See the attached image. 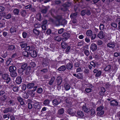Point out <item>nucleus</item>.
Masks as SVG:
<instances>
[{
    "instance_id": "3c124183",
    "label": "nucleus",
    "mask_w": 120,
    "mask_h": 120,
    "mask_svg": "<svg viewBox=\"0 0 120 120\" xmlns=\"http://www.w3.org/2000/svg\"><path fill=\"white\" fill-rule=\"evenodd\" d=\"M26 14V12L25 10H22L21 12V14L23 17H25Z\"/></svg>"
},
{
    "instance_id": "6ab92c4d",
    "label": "nucleus",
    "mask_w": 120,
    "mask_h": 120,
    "mask_svg": "<svg viewBox=\"0 0 120 120\" xmlns=\"http://www.w3.org/2000/svg\"><path fill=\"white\" fill-rule=\"evenodd\" d=\"M27 93L32 97H34L35 96V93L33 92L31 90H29L27 91Z\"/></svg>"
},
{
    "instance_id": "bb28decb",
    "label": "nucleus",
    "mask_w": 120,
    "mask_h": 120,
    "mask_svg": "<svg viewBox=\"0 0 120 120\" xmlns=\"http://www.w3.org/2000/svg\"><path fill=\"white\" fill-rule=\"evenodd\" d=\"M16 28L15 27H12L10 29V32L11 33H14L16 32Z\"/></svg>"
},
{
    "instance_id": "0eeeda50",
    "label": "nucleus",
    "mask_w": 120,
    "mask_h": 120,
    "mask_svg": "<svg viewBox=\"0 0 120 120\" xmlns=\"http://www.w3.org/2000/svg\"><path fill=\"white\" fill-rule=\"evenodd\" d=\"M31 68L30 67H28L26 68L25 70V74L29 76L31 73Z\"/></svg>"
},
{
    "instance_id": "603ef678",
    "label": "nucleus",
    "mask_w": 120,
    "mask_h": 120,
    "mask_svg": "<svg viewBox=\"0 0 120 120\" xmlns=\"http://www.w3.org/2000/svg\"><path fill=\"white\" fill-rule=\"evenodd\" d=\"M104 111L103 110L98 112L97 113V115L99 116H101L104 114Z\"/></svg>"
},
{
    "instance_id": "5fc2aeb1",
    "label": "nucleus",
    "mask_w": 120,
    "mask_h": 120,
    "mask_svg": "<svg viewBox=\"0 0 120 120\" xmlns=\"http://www.w3.org/2000/svg\"><path fill=\"white\" fill-rule=\"evenodd\" d=\"M67 22L66 20H62L61 22H60V25H64L66 24Z\"/></svg>"
},
{
    "instance_id": "13d9d810",
    "label": "nucleus",
    "mask_w": 120,
    "mask_h": 120,
    "mask_svg": "<svg viewBox=\"0 0 120 120\" xmlns=\"http://www.w3.org/2000/svg\"><path fill=\"white\" fill-rule=\"evenodd\" d=\"M70 103L67 104H66V107L68 108H69L71 107L72 106V104L71 102H70Z\"/></svg>"
},
{
    "instance_id": "4468645a",
    "label": "nucleus",
    "mask_w": 120,
    "mask_h": 120,
    "mask_svg": "<svg viewBox=\"0 0 120 120\" xmlns=\"http://www.w3.org/2000/svg\"><path fill=\"white\" fill-rule=\"evenodd\" d=\"M13 111V109L11 107H8L4 110L3 112L4 113H7L8 112H11Z\"/></svg>"
},
{
    "instance_id": "f8f14e48",
    "label": "nucleus",
    "mask_w": 120,
    "mask_h": 120,
    "mask_svg": "<svg viewBox=\"0 0 120 120\" xmlns=\"http://www.w3.org/2000/svg\"><path fill=\"white\" fill-rule=\"evenodd\" d=\"M67 112L69 114L72 116H74L75 115L74 112L73 111V110L71 108H69L67 110Z\"/></svg>"
},
{
    "instance_id": "de8ad7c7",
    "label": "nucleus",
    "mask_w": 120,
    "mask_h": 120,
    "mask_svg": "<svg viewBox=\"0 0 120 120\" xmlns=\"http://www.w3.org/2000/svg\"><path fill=\"white\" fill-rule=\"evenodd\" d=\"M104 109V107L102 106H100L98 107L96 109V111L98 112L102 111V110Z\"/></svg>"
},
{
    "instance_id": "338daca9",
    "label": "nucleus",
    "mask_w": 120,
    "mask_h": 120,
    "mask_svg": "<svg viewBox=\"0 0 120 120\" xmlns=\"http://www.w3.org/2000/svg\"><path fill=\"white\" fill-rule=\"evenodd\" d=\"M66 48L67 49L66 50V52L68 54L70 51V46H69Z\"/></svg>"
},
{
    "instance_id": "aec40b11",
    "label": "nucleus",
    "mask_w": 120,
    "mask_h": 120,
    "mask_svg": "<svg viewBox=\"0 0 120 120\" xmlns=\"http://www.w3.org/2000/svg\"><path fill=\"white\" fill-rule=\"evenodd\" d=\"M73 67V64L72 62L69 63L66 65V68L68 70H71Z\"/></svg>"
},
{
    "instance_id": "0e129e2a",
    "label": "nucleus",
    "mask_w": 120,
    "mask_h": 120,
    "mask_svg": "<svg viewBox=\"0 0 120 120\" xmlns=\"http://www.w3.org/2000/svg\"><path fill=\"white\" fill-rule=\"evenodd\" d=\"M77 15V14L75 13L72 14H71L70 17L71 18V19L75 18V16Z\"/></svg>"
},
{
    "instance_id": "412c9836",
    "label": "nucleus",
    "mask_w": 120,
    "mask_h": 120,
    "mask_svg": "<svg viewBox=\"0 0 120 120\" xmlns=\"http://www.w3.org/2000/svg\"><path fill=\"white\" fill-rule=\"evenodd\" d=\"M64 87L66 90H69L70 88V86L69 85L68 83L67 82H65L64 83Z\"/></svg>"
},
{
    "instance_id": "5701e85b",
    "label": "nucleus",
    "mask_w": 120,
    "mask_h": 120,
    "mask_svg": "<svg viewBox=\"0 0 120 120\" xmlns=\"http://www.w3.org/2000/svg\"><path fill=\"white\" fill-rule=\"evenodd\" d=\"M98 37L101 39H102L104 37V35L103 34V32L101 31L98 34Z\"/></svg>"
},
{
    "instance_id": "49530a36",
    "label": "nucleus",
    "mask_w": 120,
    "mask_h": 120,
    "mask_svg": "<svg viewBox=\"0 0 120 120\" xmlns=\"http://www.w3.org/2000/svg\"><path fill=\"white\" fill-rule=\"evenodd\" d=\"M55 40L58 42L60 41L61 40V38L59 36H55L54 37Z\"/></svg>"
},
{
    "instance_id": "9d476101",
    "label": "nucleus",
    "mask_w": 120,
    "mask_h": 120,
    "mask_svg": "<svg viewBox=\"0 0 120 120\" xmlns=\"http://www.w3.org/2000/svg\"><path fill=\"white\" fill-rule=\"evenodd\" d=\"M30 55L33 57H36L37 56V54L35 50L30 51Z\"/></svg>"
},
{
    "instance_id": "393cba45",
    "label": "nucleus",
    "mask_w": 120,
    "mask_h": 120,
    "mask_svg": "<svg viewBox=\"0 0 120 120\" xmlns=\"http://www.w3.org/2000/svg\"><path fill=\"white\" fill-rule=\"evenodd\" d=\"M20 64H21V67L23 69H24L25 70L27 67V64L26 63H21Z\"/></svg>"
},
{
    "instance_id": "a18cd8bd",
    "label": "nucleus",
    "mask_w": 120,
    "mask_h": 120,
    "mask_svg": "<svg viewBox=\"0 0 120 120\" xmlns=\"http://www.w3.org/2000/svg\"><path fill=\"white\" fill-rule=\"evenodd\" d=\"M7 96L5 95L1 96L0 98V100L2 101H4L7 98Z\"/></svg>"
},
{
    "instance_id": "473e14b6",
    "label": "nucleus",
    "mask_w": 120,
    "mask_h": 120,
    "mask_svg": "<svg viewBox=\"0 0 120 120\" xmlns=\"http://www.w3.org/2000/svg\"><path fill=\"white\" fill-rule=\"evenodd\" d=\"M62 48L63 49H65L68 46L67 44L64 41L62 42L61 43Z\"/></svg>"
},
{
    "instance_id": "680f3d73",
    "label": "nucleus",
    "mask_w": 120,
    "mask_h": 120,
    "mask_svg": "<svg viewBox=\"0 0 120 120\" xmlns=\"http://www.w3.org/2000/svg\"><path fill=\"white\" fill-rule=\"evenodd\" d=\"M11 14H8L7 15H6L5 17V18L7 19H9L11 18Z\"/></svg>"
},
{
    "instance_id": "ea45409f",
    "label": "nucleus",
    "mask_w": 120,
    "mask_h": 120,
    "mask_svg": "<svg viewBox=\"0 0 120 120\" xmlns=\"http://www.w3.org/2000/svg\"><path fill=\"white\" fill-rule=\"evenodd\" d=\"M25 70V69H23L21 67V68L18 69V73L20 74H22L23 75V72Z\"/></svg>"
},
{
    "instance_id": "9b49d317",
    "label": "nucleus",
    "mask_w": 120,
    "mask_h": 120,
    "mask_svg": "<svg viewBox=\"0 0 120 120\" xmlns=\"http://www.w3.org/2000/svg\"><path fill=\"white\" fill-rule=\"evenodd\" d=\"M42 63L44 67L48 66L49 64L48 61L46 59H43L42 60Z\"/></svg>"
},
{
    "instance_id": "1a4fd4ad",
    "label": "nucleus",
    "mask_w": 120,
    "mask_h": 120,
    "mask_svg": "<svg viewBox=\"0 0 120 120\" xmlns=\"http://www.w3.org/2000/svg\"><path fill=\"white\" fill-rule=\"evenodd\" d=\"M110 104L111 106H114L118 105V103L116 100H113L110 102Z\"/></svg>"
},
{
    "instance_id": "ddd939ff",
    "label": "nucleus",
    "mask_w": 120,
    "mask_h": 120,
    "mask_svg": "<svg viewBox=\"0 0 120 120\" xmlns=\"http://www.w3.org/2000/svg\"><path fill=\"white\" fill-rule=\"evenodd\" d=\"M83 110L85 112L89 113L90 112V109L89 108H88L86 106L83 105L82 107Z\"/></svg>"
},
{
    "instance_id": "c9c22d12",
    "label": "nucleus",
    "mask_w": 120,
    "mask_h": 120,
    "mask_svg": "<svg viewBox=\"0 0 120 120\" xmlns=\"http://www.w3.org/2000/svg\"><path fill=\"white\" fill-rule=\"evenodd\" d=\"M10 72H11L10 73V75L11 77H14L17 76V74L16 71Z\"/></svg>"
},
{
    "instance_id": "dca6fc26",
    "label": "nucleus",
    "mask_w": 120,
    "mask_h": 120,
    "mask_svg": "<svg viewBox=\"0 0 120 120\" xmlns=\"http://www.w3.org/2000/svg\"><path fill=\"white\" fill-rule=\"evenodd\" d=\"M35 85V84L34 83H28L27 84L26 87L28 89H31L33 88Z\"/></svg>"
},
{
    "instance_id": "e433bc0d",
    "label": "nucleus",
    "mask_w": 120,
    "mask_h": 120,
    "mask_svg": "<svg viewBox=\"0 0 120 120\" xmlns=\"http://www.w3.org/2000/svg\"><path fill=\"white\" fill-rule=\"evenodd\" d=\"M22 97L23 98L27 99L29 97L28 95L26 93L23 92L22 94Z\"/></svg>"
},
{
    "instance_id": "f3484780",
    "label": "nucleus",
    "mask_w": 120,
    "mask_h": 120,
    "mask_svg": "<svg viewBox=\"0 0 120 120\" xmlns=\"http://www.w3.org/2000/svg\"><path fill=\"white\" fill-rule=\"evenodd\" d=\"M16 70V67L14 66H10L9 68V70L10 72L15 71Z\"/></svg>"
},
{
    "instance_id": "c756f323",
    "label": "nucleus",
    "mask_w": 120,
    "mask_h": 120,
    "mask_svg": "<svg viewBox=\"0 0 120 120\" xmlns=\"http://www.w3.org/2000/svg\"><path fill=\"white\" fill-rule=\"evenodd\" d=\"M71 5V3L68 2H67L63 4L62 6L64 7H67L70 6Z\"/></svg>"
},
{
    "instance_id": "e2e57ef3",
    "label": "nucleus",
    "mask_w": 120,
    "mask_h": 120,
    "mask_svg": "<svg viewBox=\"0 0 120 120\" xmlns=\"http://www.w3.org/2000/svg\"><path fill=\"white\" fill-rule=\"evenodd\" d=\"M86 14L87 15H89L91 14V12L90 11V10H89L88 9H86Z\"/></svg>"
},
{
    "instance_id": "2f4dec72",
    "label": "nucleus",
    "mask_w": 120,
    "mask_h": 120,
    "mask_svg": "<svg viewBox=\"0 0 120 120\" xmlns=\"http://www.w3.org/2000/svg\"><path fill=\"white\" fill-rule=\"evenodd\" d=\"M50 101L48 99H46L43 102V104L45 105L49 106Z\"/></svg>"
},
{
    "instance_id": "39448f33",
    "label": "nucleus",
    "mask_w": 120,
    "mask_h": 120,
    "mask_svg": "<svg viewBox=\"0 0 120 120\" xmlns=\"http://www.w3.org/2000/svg\"><path fill=\"white\" fill-rule=\"evenodd\" d=\"M55 18L56 19L57 21L58 22V24H56V26H60V20L62 18V16L60 15H57L56 16Z\"/></svg>"
},
{
    "instance_id": "423d86ee",
    "label": "nucleus",
    "mask_w": 120,
    "mask_h": 120,
    "mask_svg": "<svg viewBox=\"0 0 120 120\" xmlns=\"http://www.w3.org/2000/svg\"><path fill=\"white\" fill-rule=\"evenodd\" d=\"M91 50H92L93 52L96 51L97 49V46L95 44L92 43L91 44L90 47Z\"/></svg>"
},
{
    "instance_id": "a211bd4d",
    "label": "nucleus",
    "mask_w": 120,
    "mask_h": 120,
    "mask_svg": "<svg viewBox=\"0 0 120 120\" xmlns=\"http://www.w3.org/2000/svg\"><path fill=\"white\" fill-rule=\"evenodd\" d=\"M17 99L18 101L20 102L21 105H25V103L23 101V99L20 97H18Z\"/></svg>"
},
{
    "instance_id": "7c9ffc66",
    "label": "nucleus",
    "mask_w": 120,
    "mask_h": 120,
    "mask_svg": "<svg viewBox=\"0 0 120 120\" xmlns=\"http://www.w3.org/2000/svg\"><path fill=\"white\" fill-rule=\"evenodd\" d=\"M15 49L14 45H9L8 47V49L10 51L12 50Z\"/></svg>"
},
{
    "instance_id": "4c0bfd02",
    "label": "nucleus",
    "mask_w": 120,
    "mask_h": 120,
    "mask_svg": "<svg viewBox=\"0 0 120 120\" xmlns=\"http://www.w3.org/2000/svg\"><path fill=\"white\" fill-rule=\"evenodd\" d=\"M36 66L35 63L34 62H31L30 63V64L28 67H30L31 68H34Z\"/></svg>"
},
{
    "instance_id": "bf43d9fd",
    "label": "nucleus",
    "mask_w": 120,
    "mask_h": 120,
    "mask_svg": "<svg viewBox=\"0 0 120 120\" xmlns=\"http://www.w3.org/2000/svg\"><path fill=\"white\" fill-rule=\"evenodd\" d=\"M9 76V75L7 74H3L2 77V79L4 80L5 79Z\"/></svg>"
},
{
    "instance_id": "f704fd0d",
    "label": "nucleus",
    "mask_w": 120,
    "mask_h": 120,
    "mask_svg": "<svg viewBox=\"0 0 120 120\" xmlns=\"http://www.w3.org/2000/svg\"><path fill=\"white\" fill-rule=\"evenodd\" d=\"M33 31L34 33L37 36H38L40 33V31L36 29H33Z\"/></svg>"
},
{
    "instance_id": "4be33fe9",
    "label": "nucleus",
    "mask_w": 120,
    "mask_h": 120,
    "mask_svg": "<svg viewBox=\"0 0 120 120\" xmlns=\"http://www.w3.org/2000/svg\"><path fill=\"white\" fill-rule=\"evenodd\" d=\"M66 69V68L65 66L63 65L61 66L59 68L57 69V70L60 71H64Z\"/></svg>"
},
{
    "instance_id": "b1692460",
    "label": "nucleus",
    "mask_w": 120,
    "mask_h": 120,
    "mask_svg": "<svg viewBox=\"0 0 120 120\" xmlns=\"http://www.w3.org/2000/svg\"><path fill=\"white\" fill-rule=\"evenodd\" d=\"M55 79V77H51L48 82V84L50 85H52L53 84Z\"/></svg>"
},
{
    "instance_id": "864d4df0",
    "label": "nucleus",
    "mask_w": 120,
    "mask_h": 120,
    "mask_svg": "<svg viewBox=\"0 0 120 120\" xmlns=\"http://www.w3.org/2000/svg\"><path fill=\"white\" fill-rule=\"evenodd\" d=\"M19 87L18 86H15L12 89L13 90L14 92H17L19 90Z\"/></svg>"
},
{
    "instance_id": "a878e982",
    "label": "nucleus",
    "mask_w": 120,
    "mask_h": 120,
    "mask_svg": "<svg viewBox=\"0 0 120 120\" xmlns=\"http://www.w3.org/2000/svg\"><path fill=\"white\" fill-rule=\"evenodd\" d=\"M64 112V110L63 108H61L58 110L57 113L59 115L63 114Z\"/></svg>"
},
{
    "instance_id": "774afa93",
    "label": "nucleus",
    "mask_w": 120,
    "mask_h": 120,
    "mask_svg": "<svg viewBox=\"0 0 120 120\" xmlns=\"http://www.w3.org/2000/svg\"><path fill=\"white\" fill-rule=\"evenodd\" d=\"M86 10H84L82 11L81 12V15L82 16H84L86 14Z\"/></svg>"
},
{
    "instance_id": "7ed1b4c3",
    "label": "nucleus",
    "mask_w": 120,
    "mask_h": 120,
    "mask_svg": "<svg viewBox=\"0 0 120 120\" xmlns=\"http://www.w3.org/2000/svg\"><path fill=\"white\" fill-rule=\"evenodd\" d=\"M56 83L57 86H60L62 82V78L61 77H58L56 79Z\"/></svg>"
},
{
    "instance_id": "c85d7f7f",
    "label": "nucleus",
    "mask_w": 120,
    "mask_h": 120,
    "mask_svg": "<svg viewBox=\"0 0 120 120\" xmlns=\"http://www.w3.org/2000/svg\"><path fill=\"white\" fill-rule=\"evenodd\" d=\"M86 34L88 36H91L93 34L92 31L91 30H88L86 32Z\"/></svg>"
},
{
    "instance_id": "f03ea898",
    "label": "nucleus",
    "mask_w": 120,
    "mask_h": 120,
    "mask_svg": "<svg viewBox=\"0 0 120 120\" xmlns=\"http://www.w3.org/2000/svg\"><path fill=\"white\" fill-rule=\"evenodd\" d=\"M33 106L34 108L36 109H38L40 108V103L36 101H35L34 102Z\"/></svg>"
},
{
    "instance_id": "79ce46f5",
    "label": "nucleus",
    "mask_w": 120,
    "mask_h": 120,
    "mask_svg": "<svg viewBox=\"0 0 120 120\" xmlns=\"http://www.w3.org/2000/svg\"><path fill=\"white\" fill-rule=\"evenodd\" d=\"M11 79L9 75L4 80V81L6 82L7 84H8L11 81Z\"/></svg>"
},
{
    "instance_id": "2eb2a0df",
    "label": "nucleus",
    "mask_w": 120,
    "mask_h": 120,
    "mask_svg": "<svg viewBox=\"0 0 120 120\" xmlns=\"http://www.w3.org/2000/svg\"><path fill=\"white\" fill-rule=\"evenodd\" d=\"M60 102H59L56 99L53 100L52 101V103L53 106H55L58 105L60 103Z\"/></svg>"
},
{
    "instance_id": "20e7f679",
    "label": "nucleus",
    "mask_w": 120,
    "mask_h": 120,
    "mask_svg": "<svg viewBox=\"0 0 120 120\" xmlns=\"http://www.w3.org/2000/svg\"><path fill=\"white\" fill-rule=\"evenodd\" d=\"M115 44L114 42L111 41L107 44V46L110 48L114 49L115 47Z\"/></svg>"
},
{
    "instance_id": "c03bdc74",
    "label": "nucleus",
    "mask_w": 120,
    "mask_h": 120,
    "mask_svg": "<svg viewBox=\"0 0 120 120\" xmlns=\"http://www.w3.org/2000/svg\"><path fill=\"white\" fill-rule=\"evenodd\" d=\"M111 65H108L106 66L104 70L106 71H109L111 69Z\"/></svg>"
},
{
    "instance_id": "37998d69",
    "label": "nucleus",
    "mask_w": 120,
    "mask_h": 120,
    "mask_svg": "<svg viewBox=\"0 0 120 120\" xmlns=\"http://www.w3.org/2000/svg\"><path fill=\"white\" fill-rule=\"evenodd\" d=\"M43 89L41 87H39L37 89V92L39 94H41L43 92Z\"/></svg>"
},
{
    "instance_id": "6e6d98bb",
    "label": "nucleus",
    "mask_w": 120,
    "mask_h": 120,
    "mask_svg": "<svg viewBox=\"0 0 120 120\" xmlns=\"http://www.w3.org/2000/svg\"><path fill=\"white\" fill-rule=\"evenodd\" d=\"M90 115L92 116L95 113V110L93 109L92 108L90 110Z\"/></svg>"
},
{
    "instance_id": "a19ab883",
    "label": "nucleus",
    "mask_w": 120,
    "mask_h": 120,
    "mask_svg": "<svg viewBox=\"0 0 120 120\" xmlns=\"http://www.w3.org/2000/svg\"><path fill=\"white\" fill-rule=\"evenodd\" d=\"M22 54L24 56L28 57L29 56L28 52L27 51H24L23 52Z\"/></svg>"
},
{
    "instance_id": "72a5a7b5",
    "label": "nucleus",
    "mask_w": 120,
    "mask_h": 120,
    "mask_svg": "<svg viewBox=\"0 0 120 120\" xmlns=\"http://www.w3.org/2000/svg\"><path fill=\"white\" fill-rule=\"evenodd\" d=\"M20 45L21 46L22 48H24L27 45V43H25L24 42H21L20 43Z\"/></svg>"
},
{
    "instance_id": "8fccbe9b",
    "label": "nucleus",
    "mask_w": 120,
    "mask_h": 120,
    "mask_svg": "<svg viewBox=\"0 0 120 120\" xmlns=\"http://www.w3.org/2000/svg\"><path fill=\"white\" fill-rule=\"evenodd\" d=\"M77 78L78 79H82L83 78L82 73H78L77 74Z\"/></svg>"
},
{
    "instance_id": "09e8293b",
    "label": "nucleus",
    "mask_w": 120,
    "mask_h": 120,
    "mask_svg": "<svg viewBox=\"0 0 120 120\" xmlns=\"http://www.w3.org/2000/svg\"><path fill=\"white\" fill-rule=\"evenodd\" d=\"M19 12V10L18 9H15L13 10L14 14L15 15H18Z\"/></svg>"
},
{
    "instance_id": "6e6552de",
    "label": "nucleus",
    "mask_w": 120,
    "mask_h": 120,
    "mask_svg": "<svg viewBox=\"0 0 120 120\" xmlns=\"http://www.w3.org/2000/svg\"><path fill=\"white\" fill-rule=\"evenodd\" d=\"M22 78L20 76H18L16 78L15 82L17 84H19L22 82Z\"/></svg>"
},
{
    "instance_id": "4d7b16f0",
    "label": "nucleus",
    "mask_w": 120,
    "mask_h": 120,
    "mask_svg": "<svg viewBox=\"0 0 120 120\" xmlns=\"http://www.w3.org/2000/svg\"><path fill=\"white\" fill-rule=\"evenodd\" d=\"M101 71H98L95 75V76L96 77H99L101 75Z\"/></svg>"
},
{
    "instance_id": "69168bd1",
    "label": "nucleus",
    "mask_w": 120,
    "mask_h": 120,
    "mask_svg": "<svg viewBox=\"0 0 120 120\" xmlns=\"http://www.w3.org/2000/svg\"><path fill=\"white\" fill-rule=\"evenodd\" d=\"M80 65V64L79 62H76L74 64V66L77 68L79 67Z\"/></svg>"
},
{
    "instance_id": "f257e3e1",
    "label": "nucleus",
    "mask_w": 120,
    "mask_h": 120,
    "mask_svg": "<svg viewBox=\"0 0 120 120\" xmlns=\"http://www.w3.org/2000/svg\"><path fill=\"white\" fill-rule=\"evenodd\" d=\"M62 36L64 37L62 39V40L66 41L68 40V38L70 37V35L68 33L65 32L63 34Z\"/></svg>"
},
{
    "instance_id": "052dcab7",
    "label": "nucleus",
    "mask_w": 120,
    "mask_h": 120,
    "mask_svg": "<svg viewBox=\"0 0 120 120\" xmlns=\"http://www.w3.org/2000/svg\"><path fill=\"white\" fill-rule=\"evenodd\" d=\"M84 53L87 56H88L90 54V53L88 50H86L84 51Z\"/></svg>"
},
{
    "instance_id": "58836bf2",
    "label": "nucleus",
    "mask_w": 120,
    "mask_h": 120,
    "mask_svg": "<svg viewBox=\"0 0 120 120\" xmlns=\"http://www.w3.org/2000/svg\"><path fill=\"white\" fill-rule=\"evenodd\" d=\"M48 10V8L46 7H45L44 8L41 10V12L43 13L46 14L47 13Z\"/></svg>"
},
{
    "instance_id": "cd10ccee",
    "label": "nucleus",
    "mask_w": 120,
    "mask_h": 120,
    "mask_svg": "<svg viewBox=\"0 0 120 120\" xmlns=\"http://www.w3.org/2000/svg\"><path fill=\"white\" fill-rule=\"evenodd\" d=\"M77 114L78 116L80 117H82L84 116L83 112L81 111H78L77 112Z\"/></svg>"
}]
</instances>
